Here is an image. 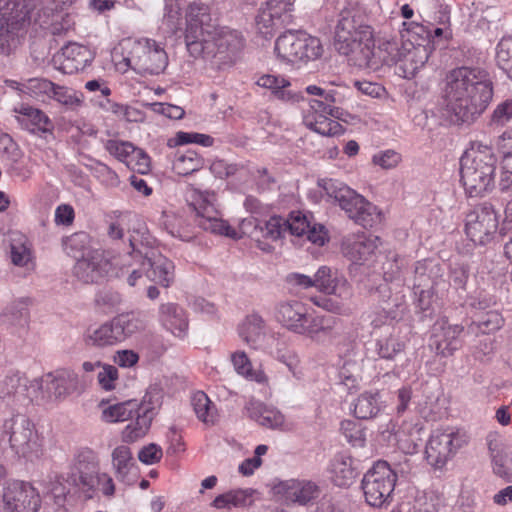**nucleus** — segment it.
<instances>
[{
  "label": "nucleus",
  "instance_id": "obj_1",
  "mask_svg": "<svg viewBox=\"0 0 512 512\" xmlns=\"http://www.w3.org/2000/svg\"><path fill=\"white\" fill-rule=\"evenodd\" d=\"M492 96V83L485 70L460 67L446 76L443 100L451 123H472L487 108Z\"/></svg>",
  "mask_w": 512,
  "mask_h": 512
},
{
  "label": "nucleus",
  "instance_id": "obj_2",
  "mask_svg": "<svg viewBox=\"0 0 512 512\" xmlns=\"http://www.w3.org/2000/svg\"><path fill=\"white\" fill-rule=\"evenodd\" d=\"M334 47L355 66L369 69L379 66L373 30L356 10L340 12L334 31Z\"/></svg>",
  "mask_w": 512,
  "mask_h": 512
},
{
  "label": "nucleus",
  "instance_id": "obj_3",
  "mask_svg": "<svg viewBox=\"0 0 512 512\" xmlns=\"http://www.w3.org/2000/svg\"><path fill=\"white\" fill-rule=\"evenodd\" d=\"M276 320L289 331L325 344L339 336V320L333 316L310 314L304 303L298 300L279 302L275 307Z\"/></svg>",
  "mask_w": 512,
  "mask_h": 512
},
{
  "label": "nucleus",
  "instance_id": "obj_4",
  "mask_svg": "<svg viewBox=\"0 0 512 512\" xmlns=\"http://www.w3.org/2000/svg\"><path fill=\"white\" fill-rule=\"evenodd\" d=\"M132 252L122 259V275H128L127 281L134 286L137 280L145 274L146 277L164 287L174 280V264L157 251L148 248L139 238V232L129 237Z\"/></svg>",
  "mask_w": 512,
  "mask_h": 512
},
{
  "label": "nucleus",
  "instance_id": "obj_5",
  "mask_svg": "<svg viewBox=\"0 0 512 512\" xmlns=\"http://www.w3.org/2000/svg\"><path fill=\"white\" fill-rule=\"evenodd\" d=\"M498 159L493 148L480 142L471 144L460 159L461 182L470 197H482L495 187Z\"/></svg>",
  "mask_w": 512,
  "mask_h": 512
},
{
  "label": "nucleus",
  "instance_id": "obj_6",
  "mask_svg": "<svg viewBox=\"0 0 512 512\" xmlns=\"http://www.w3.org/2000/svg\"><path fill=\"white\" fill-rule=\"evenodd\" d=\"M38 0H0V54L8 56L31 23Z\"/></svg>",
  "mask_w": 512,
  "mask_h": 512
},
{
  "label": "nucleus",
  "instance_id": "obj_7",
  "mask_svg": "<svg viewBox=\"0 0 512 512\" xmlns=\"http://www.w3.org/2000/svg\"><path fill=\"white\" fill-rule=\"evenodd\" d=\"M154 416L150 404L138 400H128L105 407L102 419L108 423L131 420L122 431V440L132 443L144 437L148 432Z\"/></svg>",
  "mask_w": 512,
  "mask_h": 512
},
{
  "label": "nucleus",
  "instance_id": "obj_8",
  "mask_svg": "<svg viewBox=\"0 0 512 512\" xmlns=\"http://www.w3.org/2000/svg\"><path fill=\"white\" fill-rule=\"evenodd\" d=\"M185 43L188 52L194 58L203 53H211L213 44L207 42L215 34L218 24L211 15L210 7L202 2L193 1L185 13Z\"/></svg>",
  "mask_w": 512,
  "mask_h": 512
},
{
  "label": "nucleus",
  "instance_id": "obj_9",
  "mask_svg": "<svg viewBox=\"0 0 512 512\" xmlns=\"http://www.w3.org/2000/svg\"><path fill=\"white\" fill-rule=\"evenodd\" d=\"M324 189L328 197L334 200L356 224L368 228L380 221L377 207L347 185L329 180L325 183Z\"/></svg>",
  "mask_w": 512,
  "mask_h": 512
},
{
  "label": "nucleus",
  "instance_id": "obj_10",
  "mask_svg": "<svg viewBox=\"0 0 512 512\" xmlns=\"http://www.w3.org/2000/svg\"><path fill=\"white\" fill-rule=\"evenodd\" d=\"M185 199L194 212V221L201 229L214 234L238 238L237 232L219 217L215 208V194L208 190L202 191L194 185H189L185 192Z\"/></svg>",
  "mask_w": 512,
  "mask_h": 512
},
{
  "label": "nucleus",
  "instance_id": "obj_11",
  "mask_svg": "<svg viewBox=\"0 0 512 512\" xmlns=\"http://www.w3.org/2000/svg\"><path fill=\"white\" fill-rule=\"evenodd\" d=\"M2 436L18 457L33 460L41 453L42 443L35 424L24 414H14L4 420Z\"/></svg>",
  "mask_w": 512,
  "mask_h": 512
},
{
  "label": "nucleus",
  "instance_id": "obj_12",
  "mask_svg": "<svg viewBox=\"0 0 512 512\" xmlns=\"http://www.w3.org/2000/svg\"><path fill=\"white\" fill-rule=\"evenodd\" d=\"M275 52L282 61L296 64L319 59L324 49L319 38L303 31L289 30L277 38Z\"/></svg>",
  "mask_w": 512,
  "mask_h": 512
},
{
  "label": "nucleus",
  "instance_id": "obj_13",
  "mask_svg": "<svg viewBox=\"0 0 512 512\" xmlns=\"http://www.w3.org/2000/svg\"><path fill=\"white\" fill-rule=\"evenodd\" d=\"M397 475L388 462L377 461L364 475L361 487L366 502L373 507L389 503Z\"/></svg>",
  "mask_w": 512,
  "mask_h": 512
},
{
  "label": "nucleus",
  "instance_id": "obj_14",
  "mask_svg": "<svg viewBox=\"0 0 512 512\" xmlns=\"http://www.w3.org/2000/svg\"><path fill=\"white\" fill-rule=\"evenodd\" d=\"M467 443L468 436L464 431L455 428L436 429L426 444V460L435 469H441Z\"/></svg>",
  "mask_w": 512,
  "mask_h": 512
},
{
  "label": "nucleus",
  "instance_id": "obj_15",
  "mask_svg": "<svg viewBox=\"0 0 512 512\" xmlns=\"http://www.w3.org/2000/svg\"><path fill=\"white\" fill-rule=\"evenodd\" d=\"M125 64L141 75H158L168 65V56L155 40L143 39L134 43Z\"/></svg>",
  "mask_w": 512,
  "mask_h": 512
},
{
  "label": "nucleus",
  "instance_id": "obj_16",
  "mask_svg": "<svg viewBox=\"0 0 512 512\" xmlns=\"http://www.w3.org/2000/svg\"><path fill=\"white\" fill-rule=\"evenodd\" d=\"M343 112L335 104L309 101L308 108L303 112L304 125L323 136H337L344 133V127L337 122Z\"/></svg>",
  "mask_w": 512,
  "mask_h": 512
},
{
  "label": "nucleus",
  "instance_id": "obj_17",
  "mask_svg": "<svg viewBox=\"0 0 512 512\" xmlns=\"http://www.w3.org/2000/svg\"><path fill=\"white\" fill-rule=\"evenodd\" d=\"M41 394V383L25 374L14 372L0 382V399L9 406H27Z\"/></svg>",
  "mask_w": 512,
  "mask_h": 512
},
{
  "label": "nucleus",
  "instance_id": "obj_18",
  "mask_svg": "<svg viewBox=\"0 0 512 512\" xmlns=\"http://www.w3.org/2000/svg\"><path fill=\"white\" fill-rule=\"evenodd\" d=\"M383 47L378 48L379 65L385 63L387 65L399 64V69L403 72V77L413 78L417 71L424 66L429 59V49L426 46L418 45L401 56L395 42H386Z\"/></svg>",
  "mask_w": 512,
  "mask_h": 512
},
{
  "label": "nucleus",
  "instance_id": "obj_19",
  "mask_svg": "<svg viewBox=\"0 0 512 512\" xmlns=\"http://www.w3.org/2000/svg\"><path fill=\"white\" fill-rule=\"evenodd\" d=\"M122 260L110 261L102 252H88L86 257L79 258L74 265V275L84 283H96L106 276L122 277Z\"/></svg>",
  "mask_w": 512,
  "mask_h": 512
},
{
  "label": "nucleus",
  "instance_id": "obj_20",
  "mask_svg": "<svg viewBox=\"0 0 512 512\" xmlns=\"http://www.w3.org/2000/svg\"><path fill=\"white\" fill-rule=\"evenodd\" d=\"M497 228V214L490 204L478 207L466 216V234L477 245H485L490 242Z\"/></svg>",
  "mask_w": 512,
  "mask_h": 512
},
{
  "label": "nucleus",
  "instance_id": "obj_21",
  "mask_svg": "<svg viewBox=\"0 0 512 512\" xmlns=\"http://www.w3.org/2000/svg\"><path fill=\"white\" fill-rule=\"evenodd\" d=\"M293 3L282 0H269L261 6L255 17V27L264 38H270L284 24L289 23Z\"/></svg>",
  "mask_w": 512,
  "mask_h": 512
},
{
  "label": "nucleus",
  "instance_id": "obj_22",
  "mask_svg": "<svg viewBox=\"0 0 512 512\" xmlns=\"http://www.w3.org/2000/svg\"><path fill=\"white\" fill-rule=\"evenodd\" d=\"M12 113L22 130L42 138L53 136L54 124L43 110L26 103H19L13 107Z\"/></svg>",
  "mask_w": 512,
  "mask_h": 512
},
{
  "label": "nucleus",
  "instance_id": "obj_23",
  "mask_svg": "<svg viewBox=\"0 0 512 512\" xmlns=\"http://www.w3.org/2000/svg\"><path fill=\"white\" fill-rule=\"evenodd\" d=\"M3 498L8 512H38L41 507L38 491L30 483L22 481L10 483Z\"/></svg>",
  "mask_w": 512,
  "mask_h": 512
},
{
  "label": "nucleus",
  "instance_id": "obj_24",
  "mask_svg": "<svg viewBox=\"0 0 512 512\" xmlns=\"http://www.w3.org/2000/svg\"><path fill=\"white\" fill-rule=\"evenodd\" d=\"M207 42L213 44V48L210 49L211 53H203L198 55L197 58L212 60L218 57L220 62H224L230 60L244 46L241 33L231 29H221L220 31L217 29L213 37L209 38Z\"/></svg>",
  "mask_w": 512,
  "mask_h": 512
},
{
  "label": "nucleus",
  "instance_id": "obj_25",
  "mask_svg": "<svg viewBox=\"0 0 512 512\" xmlns=\"http://www.w3.org/2000/svg\"><path fill=\"white\" fill-rule=\"evenodd\" d=\"M379 245L377 236L352 234L342 240L341 251L353 263L362 264L374 255Z\"/></svg>",
  "mask_w": 512,
  "mask_h": 512
},
{
  "label": "nucleus",
  "instance_id": "obj_26",
  "mask_svg": "<svg viewBox=\"0 0 512 512\" xmlns=\"http://www.w3.org/2000/svg\"><path fill=\"white\" fill-rule=\"evenodd\" d=\"M313 287L319 292L335 295L342 300H349L353 296L352 286L344 276H339L328 266H320L312 276Z\"/></svg>",
  "mask_w": 512,
  "mask_h": 512
},
{
  "label": "nucleus",
  "instance_id": "obj_27",
  "mask_svg": "<svg viewBox=\"0 0 512 512\" xmlns=\"http://www.w3.org/2000/svg\"><path fill=\"white\" fill-rule=\"evenodd\" d=\"M77 479L75 483L86 494L87 498H92L96 492V486L99 482V462L92 451L79 454L75 466Z\"/></svg>",
  "mask_w": 512,
  "mask_h": 512
},
{
  "label": "nucleus",
  "instance_id": "obj_28",
  "mask_svg": "<svg viewBox=\"0 0 512 512\" xmlns=\"http://www.w3.org/2000/svg\"><path fill=\"white\" fill-rule=\"evenodd\" d=\"M464 327L458 324H451L446 319H440L434 326L435 349L438 355L449 357L457 351L461 345V334Z\"/></svg>",
  "mask_w": 512,
  "mask_h": 512
},
{
  "label": "nucleus",
  "instance_id": "obj_29",
  "mask_svg": "<svg viewBox=\"0 0 512 512\" xmlns=\"http://www.w3.org/2000/svg\"><path fill=\"white\" fill-rule=\"evenodd\" d=\"M41 383L40 397L59 398L68 394L70 387L75 383V374L67 369H58L46 373L41 378H34Z\"/></svg>",
  "mask_w": 512,
  "mask_h": 512
},
{
  "label": "nucleus",
  "instance_id": "obj_30",
  "mask_svg": "<svg viewBox=\"0 0 512 512\" xmlns=\"http://www.w3.org/2000/svg\"><path fill=\"white\" fill-rule=\"evenodd\" d=\"M277 489L287 501L299 505H307L318 498L320 494V489L316 483L308 480H287L280 483Z\"/></svg>",
  "mask_w": 512,
  "mask_h": 512
},
{
  "label": "nucleus",
  "instance_id": "obj_31",
  "mask_svg": "<svg viewBox=\"0 0 512 512\" xmlns=\"http://www.w3.org/2000/svg\"><path fill=\"white\" fill-rule=\"evenodd\" d=\"M257 85L271 91L274 98L285 103H297L303 99L300 92L292 89L290 81L282 76L265 74L258 78Z\"/></svg>",
  "mask_w": 512,
  "mask_h": 512
},
{
  "label": "nucleus",
  "instance_id": "obj_32",
  "mask_svg": "<svg viewBox=\"0 0 512 512\" xmlns=\"http://www.w3.org/2000/svg\"><path fill=\"white\" fill-rule=\"evenodd\" d=\"M159 321L173 335L183 338L188 330V319L182 307L165 303L159 307Z\"/></svg>",
  "mask_w": 512,
  "mask_h": 512
},
{
  "label": "nucleus",
  "instance_id": "obj_33",
  "mask_svg": "<svg viewBox=\"0 0 512 512\" xmlns=\"http://www.w3.org/2000/svg\"><path fill=\"white\" fill-rule=\"evenodd\" d=\"M62 68L65 73L83 71L94 59V53L84 45L70 43L62 48Z\"/></svg>",
  "mask_w": 512,
  "mask_h": 512
},
{
  "label": "nucleus",
  "instance_id": "obj_34",
  "mask_svg": "<svg viewBox=\"0 0 512 512\" xmlns=\"http://www.w3.org/2000/svg\"><path fill=\"white\" fill-rule=\"evenodd\" d=\"M332 481L339 487H348L359 474L358 461L351 456L338 454L331 462Z\"/></svg>",
  "mask_w": 512,
  "mask_h": 512
},
{
  "label": "nucleus",
  "instance_id": "obj_35",
  "mask_svg": "<svg viewBox=\"0 0 512 512\" xmlns=\"http://www.w3.org/2000/svg\"><path fill=\"white\" fill-rule=\"evenodd\" d=\"M265 335V321L258 314L247 316L239 326V336L254 349L262 346Z\"/></svg>",
  "mask_w": 512,
  "mask_h": 512
},
{
  "label": "nucleus",
  "instance_id": "obj_36",
  "mask_svg": "<svg viewBox=\"0 0 512 512\" xmlns=\"http://www.w3.org/2000/svg\"><path fill=\"white\" fill-rule=\"evenodd\" d=\"M245 409L251 419L266 428H278L284 423V417L279 411L269 408L257 400H249Z\"/></svg>",
  "mask_w": 512,
  "mask_h": 512
},
{
  "label": "nucleus",
  "instance_id": "obj_37",
  "mask_svg": "<svg viewBox=\"0 0 512 512\" xmlns=\"http://www.w3.org/2000/svg\"><path fill=\"white\" fill-rule=\"evenodd\" d=\"M470 276V267L464 262H453L449 268V286L458 296V302L462 304L467 298V283Z\"/></svg>",
  "mask_w": 512,
  "mask_h": 512
},
{
  "label": "nucleus",
  "instance_id": "obj_38",
  "mask_svg": "<svg viewBox=\"0 0 512 512\" xmlns=\"http://www.w3.org/2000/svg\"><path fill=\"white\" fill-rule=\"evenodd\" d=\"M406 343L399 332L393 330L389 335L379 338L375 343V351L379 358L394 360L404 352Z\"/></svg>",
  "mask_w": 512,
  "mask_h": 512
},
{
  "label": "nucleus",
  "instance_id": "obj_39",
  "mask_svg": "<svg viewBox=\"0 0 512 512\" xmlns=\"http://www.w3.org/2000/svg\"><path fill=\"white\" fill-rule=\"evenodd\" d=\"M191 404L201 422L207 426L216 424L219 418L217 408L203 391H197L192 395Z\"/></svg>",
  "mask_w": 512,
  "mask_h": 512
},
{
  "label": "nucleus",
  "instance_id": "obj_40",
  "mask_svg": "<svg viewBox=\"0 0 512 512\" xmlns=\"http://www.w3.org/2000/svg\"><path fill=\"white\" fill-rule=\"evenodd\" d=\"M252 489H236L218 495L212 502V506L217 509H231L250 506L253 503Z\"/></svg>",
  "mask_w": 512,
  "mask_h": 512
},
{
  "label": "nucleus",
  "instance_id": "obj_41",
  "mask_svg": "<svg viewBox=\"0 0 512 512\" xmlns=\"http://www.w3.org/2000/svg\"><path fill=\"white\" fill-rule=\"evenodd\" d=\"M204 165V158L192 149L178 151L173 160V170L182 176L190 175L202 169Z\"/></svg>",
  "mask_w": 512,
  "mask_h": 512
},
{
  "label": "nucleus",
  "instance_id": "obj_42",
  "mask_svg": "<svg viewBox=\"0 0 512 512\" xmlns=\"http://www.w3.org/2000/svg\"><path fill=\"white\" fill-rule=\"evenodd\" d=\"M381 410L380 398L377 392H364L354 402V415L358 419H371Z\"/></svg>",
  "mask_w": 512,
  "mask_h": 512
},
{
  "label": "nucleus",
  "instance_id": "obj_43",
  "mask_svg": "<svg viewBox=\"0 0 512 512\" xmlns=\"http://www.w3.org/2000/svg\"><path fill=\"white\" fill-rule=\"evenodd\" d=\"M63 250L76 260L86 257L88 252H98L90 249V237L85 232H77L66 237L63 240Z\"/></svg>",
  "mask_w": 512,
  "mask_h": 512
},
{
  "label": "nucleus",
  "instance_id": "obj_44",
  "mask_svg": "<svg viewBox=\"0 0 512 512\" xmlns=\"http://www.w3.org/2000/svg\"><path fill=\"white\" fill-rule=\"evenodd\" d=\"M118 328H116L114 320L109 323H104L101 326L90 330L88 339L93 345L104 347L111 346L121 342L118 336Z\"/></svg>",
  "mask_w": 512,
  "mask_h": 512
},
{
  "label": "nucleus",
  "instance_id": "obj_45",
  "mask_svg": "<svg viewBox=\"0 0 512 512\" xmlns=\"http://www.w3.org/2000/svg\"><path fill=\"white\" fill-rule=\"evenodd\" d=\"M52 91L49 100L56 101L67 110H76L83 103L82 94L66 86L55 83Z\"/></svg>",
  "mask_w": 512,
  "mask_h": 512
},
{
  "label": "nucleus",
  "instance_id": "obj_46",
  "mask_svg": "<svg viewBox=\"0 0 512 512\" xmlns=\"http://www.w3.org/2000/svg\"><path fill=\"white\" fill-rule=\"evenodd\" d=\"M54 84L46 78H30L21 83L19 90L36 99H50Z\"/></svg>",
  "mask_w": 512,
  "mask_h": 512
},
{
  "label": "nucleus",
  "instance_id": "obj_47",
  "mask_svg": "<svg viewBox=\"0 0 512 512\" xmlns=\"http://www.w3.org/2000/svg\"><path fill=\"white\" fill-rule=\"evenodd\" d=\"M504 325V318L496 311L491 310L483 313L474 321L470 327L474 331V328L483 334H490L498 331Z\"/></svg>",
  "mask_w": 512,
  "mask_h": 512
},
{
  "label": "nucleus",
  "instance_id": "obj_48",
  "mask_svg": "<svg viewBox=\"0 0 512 512\" xmlns=\"http://www.w3.org/2000/svg\"><path fill=\"white\" fill-rule=\"evenodd\" d=\"M112 464L117 478L124 479L133 465V457L129 447L121 445L112 452Z\"/></svg>",
  "mask_w": 512,
  "mask_h": 512
},
{
  "label": "nucleus",
  "instance_id": "obj_49",
  "mask_svg": "<svg viewBox=\"0 0 512 512\" xmlns=\"http://www.w3.org/2000/svg\"><path fill=\"white\" fill-rule=\"evenodd\" d=\"M311 216L301 212L292 211L286 220V233L296 237H304L312 221Z\"/></svg>",
  "mask_w": 512,
  "mask_h": 512
},
{
  "label": "nucleus",
  "instance_id": "obj_50",
  "mask_svg": "<svg viewBox=\"0 0 512 512\" xmlns=\"http://www.w3.org/2000/svg\"><path fill=\"white\" fill-rule=\"evenodd\" d=\"M106 151L121 162L127 165L132 164V156L136 147L128 141L110 139L104 144Z\"/></svg>",
  "mask_w": 512,
  "mask_h": 512
},
{
  "label": "nucleus",
  "instance_id": "obj_51",
  "mask_svg": "<svg viewBox=\"0 0 512 512\" xmlns=\"http://www.w3.org/2000/svg\"><path fill=\"white\" fill-rule=\"evenodd\" d=\"M405 266V259L395 252H388L385 261L382 263L383 277L387 282L400 280L402 270Z\"/></svg>",
  "mask_w": 512,
  "mask_h": 512
},
{
  "label": "nucleus",
  "instance_id": "obj_52",
  "mask_svg": "<svg viewBox=\"0 0 512 512\" xmlns=\"http://www.w3.org/2000/svg\"><path fill=\"white\" fill-rule=\"evenodd\" d=\"M340 430L346 440L354 447H363L366 442L365 429L361 423L354 420H343Z\"/></svg>",
  "mask_w": 512,
  "mask_h": 512
},
{
  "label": "nucleus",
  "instance_id": "obj_53",
  "mask_svg": "<svg viewBox=\"0 0 512 512\" xmlns=\"http://www.w3.org/2000/svg\"><path fill=\"white\" fill-rule=\"evenodd\" d=\"M11 261L14 265L33 269L30 248L22 241V238L13 239L11 243Z\"/></svg>",
  "mask_w": 512,
  "mask_h": 512
},
{
  "label": "nucleus",
  "instance_id": "obj_54",
  "mask_svg": "<svg viewBox=\"0 0 512 512\" xmlns=\"http://www.w3.org/2000/svg\"><path fill=\"white\" fill-rule=\"evenodd\" d=\"M496 62L512 80V37L503 38L497 45Z\"/></svg>",
  "mask_w": 512,
  "mask_h": 512
},
{
  "label": "nucleus",
  "instance_id": "obj_55",
  "mask_svg": "<svg viewBox=\"0 0 512 512\" xmlns=\"http://www.w3.org/2000/svg\"><path fill=\"white\" fill-rule=\"evenodd\" d=\"M231 362L235 371L246 378L254 379L257 382H262L265 378L264 374H254L252 370V364L243 351L235 352L231 355Z\"/></svg>",
  "mask_w": 512,
  "mask_h": 512
},
{
  "label": "nucleus",
  "instance_id": "obj_56",
  "mask_svg": "<svg viewBox=\"0 0 512 512\" xmlns=\"http://www.w3.org/2000/svg\"><path fill=\"white\" fill-rule=\"evenodd\" d=\"M443 505V497L434 491L424 492L415 501V508L418 512H439Z\"/></svg>",
  "mask_w": 512,
  "mask_h": 512
},
{
  "label": "nucleus",
  "instance_id": "obj_57",
  "mask_svg": "<svg viewBox=\"0 0 512 512\" xmlns=\"http://www.w3.org/2000/svg\"><path fill=\"white\" fill-rule=\"evenodd\" d=\"M311 302L319 308H322L330 313L341 316L352 315V309L342 301H337L329 297H312Z\"/></svg>",
  "mask_w": 512,
  "mask_h": 512
},
{
  "label": "nucleus",
  "instance_id": "obj_58",
  "mask_svg": "<svg viewBox=\"0 0 512 512\" xmlns=\"http://www.w3.org/2000/svg\"><path fill=\"white\" fill-rule=\"evenodd\" d=\"M260 231L263 237L277 240L286 234V220L281 216H272L260 227Z\"/></svg>",
  "mask_w": 512,
  "mask_h": 512
},
{
  "label": "nucleus",
  "instance_id": "obj_59",
  "mask_svg": "<svg viewBox=\"0 0 512 512\" xmlns=\"http://www.w3.org/2000/svg\"><path fill=\"white\" fill-rule=\"evenodd\" d=\"M175 145H186L190 143L199 144L203 147H210L214 144V139L207 134L197 132L179 131L174 137Z\"/></svg>",
  "mask_w": 512,
  "mask_h": 512
},
{
  "label": "nucleus",
  "instance_id": "obj_60",
  "mask_svg": "<svg viewBox=\"0 0 512 512\" xmlns=\"http://www.w3.org/2000/svg\"><path fill=\"white\" fill-rule=\"evenodd\" d=\"M118 331L120 341L133 335L139 330V322L128 316H119L113 319Z\"/></svg>",
  "mask_w": 512,
  "mask_h": 512
},
{
  "label": "nucleus",
  "instance_id": "obj_61",
  "mask_svg": "<svg viewBox=\"0 0 512 512\" xmlns=\"http://www.w3.org/2000/svg\"><path fill=\"white\" fill-rule=\"evenodd\" d=\"M401 155L394 150L381 151L373 156V163L383 169L395 168L401 162Z\"/></svg>",
  "mask_w": 512,
  "mask_h": 512
},
{
  "label": "nucleus",
  "instance_id": "obj_62",
  "mask_svg": "<svg viewBox=\"0 0 512 512\" xmlns=\"http://www.w3.org/2000/svg\"><path fill=\"white\" fill-rule=\"evenodd\" d=\"M304 237L311 243L318 246H323L329 240V234L326 227L319 223H311Z\"/></svg>",
  "mask_w": 512,
  "mask_h": 512
},
{
  "label": "nucleus",
  "instance_id": "obj_63",
  "mask_svg": "<svg viewBox=\"0 0 512 512\" xmlns=\"http://www.w3.org/2000/svg\"><path fill=\"white\" fill-rule=\"evenodd\" d=\"M98 382L106 391H110L115 388V382L118 379V370L115 366L104 365L102 370L98 373Z\"/></svg>",
  "mask_w": 512,
  "mask_h": 512
},
{
  "label": "nucleus",
  "instance_id": "obj_64",
  "mask_svg": "<svg viewBox=\"0 0 512 512\" xmlns=\"http://www.w3.org/2000/svg\"><path fill=\"white\" fill-rule=\"evenodd\" d=\"M285 282L290 288L297 291L307 290L313 287L312 276L299 272H292L287 274L285 277Z\"/></svg>",
  "mask_w": 512,
  "mask_h": 512
}]
</instances>
